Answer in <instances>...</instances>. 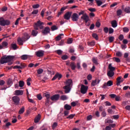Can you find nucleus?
Returning <instances> with one entry per match:
<instances>
[{
	"label": "nucleus",
	"mask_w": 130,
	"mask_h": 130,
	"mask_svg": "<svg viewBox=\"0 0 130 130\" xmlns=\"http://www.w3.org/2000/svg\"><path fill=\"white\" fill-rule=\"evenodd\" d=\"M81 19H83L85 21V23L86 24H87V23H88V21H89L90 20V18H89V16H88V15H87V13H85L84 14H83L81 17Z\"/></svg>",
	"instance_id": "obj_9"
},
{
	"label": "nucleus",
	"mask_w": 130,
	"mask_h": 130,
	"mask_svg": "<svg viewBox=\"0 0 130 130\" xmlns=\"http://www.w3.org/2000/svg\"><path fill=\"white\" fill-rule=\"evenodd\" d=\"M8 44L7 42L6 41H4L2 43V46H3V47H7L8 46Z\"/></svg>",
	"instance_id": "obj_50"
},
{
	"label": "nucleus",
	"mask_w": 130,
	"mask_h": 130,
	"mask_svg": "<svg viewBox=\"0 0 130 130\" xmlns=\"http://www.w3.org/2000/svg\"><path fill=\"white\" fill-rule=\"evenodd\" d=\"M124 12L126 13H130V7H126L124 10Z\"/></svg>",
	"instance_id": "obj_29"
},
{
	"label": "nucleus",
	"mask_w": 130,
	"mask_h": 130,
	"mask_svg": "<svg viewBox=\"0 0 130 130\" xmlns=\"http://www.w3.org/2000/svg\"><path fill=\"white\" fill-rule=\"evenodd\" d=\"M71 18L72 21H77L79 20V16L78 14L75 13H73V15L71 16Z\"/></svg>",
	"instance_id": "obj_11"
},
{
	"label": "nucleus",
	"mask_w": 130,
	"mask_h": 130,
	"mask_svg": "<svg viewBox=\"0 0 130 130\" xmlns=\"http://www.w3.org/2000/svg\"><path fill=\"white\" fill-rule=\"evenodd\" d=\"M29 38L30 37L29 35L27 33H25L24 37H23L22 38H19L18 39V43L20 46H23V43L29 40Z\"/></svg>",
	"instance_id": "obj_3"
},
{
	"label": "nucleus",
	"mask_w": 130,
	"mask_h": 130,
	"mask_svg": "<svg viewBox=\"0 0 130 130\" xmlns=\"http://www.w3.org/2000/svg\"><path fill=\"white\" fill-rule=\"evenodd\" d=\"M43 69H38V74L40 75L43 73Z\"/></svg>",
	"instance_id": "obj_48"
},
{
	"label": "nucleus",
	"mask_w": 130,
	"mask_h": 130,
	"mask_svg": "<svg viewBox=\"0 0 130 130\" xmlns=\"http://www.w3.org/2000/svg\"><path fill=\"white\" fill-rule=\"evenodd\" d=\"M24 82L22 80H20L19 82V87L22 88L24 86Z\"/></svg>",
	"instance_id": "obj_32"
},
{
	"label": "nucleus",
	"mask_w": 130,
	"mask_h": 130,
	"mask_svg": "<svg viewBox=\"0 0 130 130\" xmlns=\"http://www.w3.org/2000/svg\"><path fill=\"white\" fill-rule=\"evenodd\" d=\"M39 7H40V5L39 4H37L32 6V8L34 9H37V8H39Z\"/></svg>",
	"instance_id": "obj_62"
},
{
	"label": "nucleus",
	"mask_w": 130,
	"mask_h": 130,
	"mask_svg": "<svg viewBox=\"0 0 130 130\" xmlns=\"http://www.w3.org/2000/svg\"><path fill=\"white\" fill-rule=\"evenodd\" d=\"M14 58V56L11 55H4L2 57L0 60V63L1 64H4L6 63H8L9 66H11L13 64L12 61Z\"/></svg>",
	"instance_id": "obj_1"
},
{
	"label": "nucleus",
	"mask_w": 130,
	"mask_h": 130,
	"mask_svg": "<svg viewBox=\"0 0 130 130\" xmlns=\"http://www.w3.org/2000/svg\"><path fill=\"white\" fill-rule=\"evenodd\" d=\"M59 98H60L59 94H55L50 97V100L52 101H57L59 100Z\"/></svg>",
	"instance_id": "obj_13"
},
{
	"label": "nucleus",
	"mask_w": 130,
	"mask_h": 130,
	"mask_svg": "<svg viewBox=\"0 0 130 130\" xmlns=\"http://www.w3.org/2000/svg\"><path fill=\"white\" fill-rule=\"evenodd\" d=\"M72 14V12H67L64 16V18L66 20H69L70 18L71 17Z\"/></svg>",
	"instance_id": "obj_16"
},
{
	"label": "nucleus",
	"mask_w": 130,
	"mask_h": 130,
	"mask_svg": "<svg viewBox=\"0 0 130 130\" xmlns=\"http://www.w3.org/2000/svg\"><path fill=\"white\" fill-rule=\"evenodd\" d=\"M92 115H90L87 117V120H92Z\"/></svg>",
	"instance_id": "obj_64"
},
{
	"label": "nucleus",
	"mask_w": 130,
	"mask_h": 130,
	"mask_svg": "<svg viewBox=\"0 0 130 130\" xmlns=\"http://www.w3.org/2000/svg\"><path fill=\"white\" fill-rule=\"evenodd\" d=\"M108 32L109 34H112L114 33V29L112 27H110Z\"/></svg>",
	"instance_id": "obj_52"
},
{
	"label": "nucleus",
	"mask_w": 130,
	"mask_h": 130,
	"mask_svg": "<svg viewBox=\"0 0 130 130\" xmlns=\"http://www.w3.org/2000/svg\"><path fill=\"white\" fill-rule=\"evenodd\" d=\"M61 59L63 60H66L68 59V56L67 55H63L61 56Z\"/></svg>",
	"instance_id": "obj_43"
},
{
	"label": "nucleus",
	"mask_w": 130,
	"mask_h": 130,
	"mask_svg": "<svg viewBox=\"0 0 130 130\" xmlns=\"http://www.w3.org/2000/svg\"><path fill=\"white\" fill-rule=\"evenodd\" d=\"M31 81V78H28L27 80V85L28 86H30L31 85V83H30V81Z\"/></svg>",
	"instance_id": "obj_47"
},
{
	"label": "nucleus",
	"mask_w": 130,
	"mask_h": 130,
	"mask_svg": "<svg viewBox=\"0 0 130 130\" xmlns=\"http://www.w3.org/2000/svg\"><path fill=\"white\" fill-rule=\"evenodd\" d=\"M88 10H89V11H90L91 12H94L96 11L95 9L94 8H90L89 9H88Z\"/></svg>",
	"instance_id": "obj_56"
},
{
	"label": "nucleus",
	"mask_w": 130,
	"mask_h": 130,
	"mask_svg": "<svg viewBox=\"0 0 130 130\" xmlns=\"http://www.w3.org/2000/svg\"><path fill=\"white\" fill-rule=\"evenodd\" d=\"M7 84L8 85V87L10 88L13 84V80L11 78H9L7 81Z\"/></svg>",
	"instance_id": "obj_18"
},
{
	"label": "nucleus",
	"mask_w": 130,
	"mask_h": 130,
	"mask_svg": "<svg viewBox=\"0 0 130 130\" xmlns=\"http://www.w3.org/2000/svg\"><path fill=\"white\" fill-rule=\"evenodd\" d=\"M5 84L4 80H0V86H3Z\"/></svg>",
	"instance_id": "obj_63"
},
{
	"label": "nucleus",
	"mask_w": 130,
	"mask_h": 130,
	"mask_svg": "<svg viewBox=\"0 0 130 130\" xmlns=\"http://www.w3.org/2000/svg\"><path fill=\"white\" fill-rule=\"evenodd\" d=\"M113 85V82L112 81V80H109V81H108L107 82V83H104V84H103V88L104 89H106L107 87H110L111 86H112Z\"/></svg>",
	"instance_id": "obj_12"
},
{
	"label": "nucleus",
	"mask_w": 130,
	"mask_h": 130,
	"mask_svg": "<svg viewBox=\"0 0 130 130\" xmlns=\"http://www.w3.org/2000/svg\"><path fill=\"white\" fill-rule=\"evenodd\" d=\"M21 18L20 17L18 18L16 20V22H15V25H18V24H19V20H21Z\"/></svg>",
	"instance_id": "obj_60"
},
{
	"label": "nucleus",
	"mask_w": 130,
	"mask_h": 130,
	"mask_svg": "<svg viewBox=\"0 0 130 130\" xmlns=\"http://www.w3.org/2000/svg\"><path fill=\"white\" fill-rule=\"evenodd\" d=\"M109 69L110 70L109 71L114 72L115 70V68L112 66V64L110 63L109 64Z\"/></svg>",
	"instance_id": "obj_26"
},
{
	"label": "nucleus",
	"mask_w": 130,
	"mask_h": 130,
	"mask_svg": "<svg viewBox=\"0 0 130 130\" xmlns=\"http://www.w3.org/2000/svg\"><path fill=\"white\" fill-rule=\"evenodd\" d=\"M87 45L89 47L94 46L95 45V42L92 41V42H88Z\"/></svg>",
	"instance_id": "obj_34"
},
{
	"label": "nucleus",
	"mask_w": 130,
	"mask_h": 130,
	"mask_svg": "<svg viewBox=\"0 0 130 130\" xmlns=\"http://www.w3.org/2000/svg\"><path fill=\"white\" fill-rule=\"evenodd\" d=\"M68 99V98L66 95H63L60 96V100L62 101L67 100Z\"/></svg>",
	"instance_id": "obj_31"
},
{
	"label": "nucleus",
	"mask_w": 130,
	"mask_h": 130,
	"mask_svg": "<svg viewBox=\"0 0 130 130\" xmlns=\"http://www.w3.org/2000/svg\"><path fill=\"white\" fill-rule=\"evenodd\" d=\"M45 97L46 98V100L45 101V106H48L51 103V101H50V95L48 94H45Z\"/></svg>",
	"instance_id": "obj_10"
},
{
	"label": "nucleus",
	"mask_w": 130,
	"mask_h": 130,
	"mask_svg": "<svg viewBox=\"0 0 130 130\" xmlns=\"http://www.w3.org/2000/svg\"><path fill=\"white\" fill-rule=\"evenodd\" d=\"M95 1L97 4L98 6H101L103 4V3L100 0H95Z\"/></svg>",
	"instance_id": "obj_33"
},
{
	"label": "nucleus",
	"mask_w": 130,
	"mask_h": 130,
	"mask_svg": "<svg viewBox=\"0 0 130 130\" xmlns=\"http://www.w3.org/2000/svg\"><path fill=\"white\" fill-rule=\"evenodd\" d=\"M92 62L94 63L95 65H98V58L93 57L92 59Z\"/></svg>",
	"instance_id": "obj_25"
},
{
	"label": "nucleus",
	"mask_w": 130,
	"mask_h": 130,
	"mask_svg": "<svg viewBox=\"0 0 130 130\" xmlns=\"http://www.w3.org/2000/svg\"><path fill=\"white\" fill-rule=\"evenodd\" d=\"M63 36L64 35L63 34H59L58 36H57L55 38V41L56 42L59 41L62 39L61 37H63Z\"/></svg>",
	"instance_id": "obj_21"
},
{
	"label": "nucleus",
	"mask_w": 130,
	"mask_h": 130,
	"mask_svg": "<svg viewBox=\"0 0 130 130\" xmlns=\"http://www.w3.org/2000/svg\"><path fill=\"white\" fill-rule=\"evenodd\" d=\"M41 115L39 114L37 117H36V118H35V123H38L39 122V121L41 119Z\"/></svg>",
	"instance_id": "obj_24"
},
{
	"label": "nucleus",
	"mask_w": 130,
	"mask_h": 130,
	"mask_svg": "<svg viewBox=\"0 0 130 130\" xmlns=\"http://www.w3.org/2000/svg\"><path fill=\"white\" fill-rule=\"evenodd\" d=\"M37 98H38V100L39 101H41L42 99V96L41 94H38L37 95Z\"/></svg>",
	"instance_id": "obj_61"
},
{
	"label": "nucleus",
	"mask_w": 130,
	"mask_h": 130,
	"mask_svg": "<svg viewBox=\"0 0 130 130\" xmlns=\"http://www.w3.org/2000/svg\"><path fill=\"white\" fill-rule=\"evenodd\" d=\"M46 11V9H43L41 12V15L42 17H43L44 16V13H45V12Z\"/></svg>",
	"instance_id": "obj_53"
},
{
	"label": "nucleus",
	"mask_w": 130,
	"mask_h": 130,
	"mask_svg": "<svg viewBox=\"0 0 130 130\" xmlns=\"http://www.w3.org/2000/svg\"><path fill=\"white\" fill-rule=\"evenodd\" d=\"M50 28L48 26H46L42 30V34L43 36H47L50 33Z\"/></svg>",
	"instance_id": "obj_7"
},
{
	"label": "nucleus",
	"mask_w": 130,
	"mask_h": 130,
	"mask_svg": "<svg viewBox=\"0 0 130 130\" xmlns=\"http://www.w3.org/2000/svg\"><path fill=\"white\" fill-rule=\"evenodd\" d=\"M12 100L17 105L18 104L20 101V99L17 96L13 97Z\"/></svg>",
	"instance_id": "obj_17"
},
{
	"label": "nucleus",
	"mask_w": 130,
	"mask_h": 130,
	"mask_svg": "<svg viewBox=\"0 0 130 130\" xmlns=\"http://www.w3.org/2000/svg\"><path fill=\"white\" fill-rule=\"evenodd\" d=\"M39 10H34V11L31 12V14L32 15H36L38 13Z\"/></svg>",
	"instance_id": "obj_55"
},
{
	"label": "nucleus",
	"mask_w": 130,
	"mask_h": 130,
	"mask_svg": "<svg viewBox=\"0 0 130 130\" xmlns=\"http://www.w3.org/2000/svg\"><path fill=\"white\" fill-rule=\"evenodd\" d=\"M56 75L58 80H60L62 77V75L61 74H59V73H57Z\"/></svg>",
	"instance_id": "obj_38"
},
{
	"label": "nucleus",
	"mask_w": 130,
	"mask_h": 130,
	"mask_svg": "<svg viewBox=\"0 0 130 130\" xmlns=\"http://www.w3.org/2000/svg\"><path fill=\"white\" fill-rule=\"evenodd\" d=\"M58 28L56 25H53L51 27V31H55V30H58Z\"/></svg>",
	"instance_id": "obj_35"
},
{
	"label": "nucleus",
	"mask_w": 130,
	"mask_h": 130,
	"mask_svg": "<svg viewBox=\"0 0 130 130\" xmlns=\"http://www.w3.org/2000/svg\"><path fill=\"white\" fill-rule=\"evenodd\" d=\"M11 47L13 50H16L18 49V47L16 44H11Z\"/></svg>",
	"instance_id": "obj_30"
},
{
	"label": "nucleus",
	"mask_w": 130,
	"mask_h": 130,
	"mask_svg": "<svg viewBox=\"0 0 130 130\" xmlns=\"http://www.w3.org/2000/svg\"><path fill=\"white\" fill-rule=\"evenodd\" d=\"M73 83V80H72V79H68V80H67L66 81V85H65L64 86H63V89L64 90V93L67 94L70 92L71 90V85Z\"/></svg>",
	"instance_id": "obj_2"
},
{
	"label": "nucleus",
	"mask_w": 130,
	"mask_h": 130,
	"mask_svg": "<svg viewBox=\"0 0 130 130\" xmlns=\"http://www.w3.org/2000/svg\"><path fill=\"white\" fill-rule=\"evenodd\" d=\"M37 30L38 29H34L32 30H31V36L34 37H36L37 36L38 34V31H37Z\"/></svg>",
	"instance_id": "obj_19"
},
{
	"label": "nucleus",
	"mask_w": 130,
	"mask_h": 130,
	"mask_svg": "<svg viewBox=\"0 0 130 130\" xmlns=\"http://www.w3.org/2000/svg\"><path fill=\"white\" fill-rule=\"evenodd\" d=\"M114 37H110L109 38V41L110 43L113 42V41H114Z\"/></svg>",
	"instance_id": "obj_40"
},
{
	"label": "nucleus",
	"mask_w": 130,
	"mask_h": 130,
	"mask_svg": "<svg viewBox=\"0 0 130 130\" xmlns=\"http://www.w3.org/2000/svg\"><path fill=\"white\" fill-rule=\"evenodd\" d=\"M23 94V91L20 90H17L15 91L16 95H22Z\"/></svg>",
	"instance_id": "obj_20"
},
{
	"label": "nucleus",
	"mask_w": 130,
	"mask_h": 130,
	"mask_svg": "<svg viewBox=\"0 0 130 130\" xmlns=\"http://www.w3.org/2000/svg\"><path fill=\"white\" fill-rule=\"evenodd\" d=\"M122 13V11L121 9H119L118 11H117V15L118 16H119L120 15H121Z\"/></svg>",
	"instance_id": "obj_44"
},
{
	"label": "nucleus",
	"mask_w": 130,
	"mask_h": 130,
	"mask_svg": "<svg viewBox=\"0 0 130 130\" xmlns=\"http://www.w3.org/2000/svg\"><path fill=\"white\" fill-rule=\"evenodd\" d=\"M113 60L117 63H120L121 62L120 59L118 57H114Z\"/></svg>",
	"instance_id": "obj_39"
},
{
	"label": "nucleus",
	"mask_w": 130,
	"mask_h": 130,
	"mask_svg": "<svg viewBox=\"0 0 130 130\" xmlns=\"http://www.w3.org/2000/svg\"><path fill=\"white\" fill-rule=\"evenodd\" d=\"M36 55H37L38 57H42L44 55V51L39 50L36 52Z\"/></svg>",
	"instance_id": "obj_15"
},
{
	"label": "nucleus",
	"mask_w": 130,
	"mask_h": 130,
	"mask_svg": "<svg viewBox=\"0 0 130 130\" xmlns=\"http://www.w3.org/2000/svg\"><path fill=\"white\" fill-rule=\"evenodd\" d=\"M91 85L92 86H95L96 85V79H95V80H92Z\"/></svg>",
	"instance_id": "obj_45"
},
{
	"label": "nucleus",
	"mask_w": 130,
	"mask_h": 130,
	"mask_svg": "<svg viewBox=\"0 0 130 130\" xmlns=\"http://www.w3.org/2000/svg\"><path fill=\"white\" fill-rule=\"evenodd\" d=\"M43 25H45V23L39 20L35 24L34 28V29H36V30H39V29L42 30V29H44Z\"/></svg>",
	"instance_id": "obj_5"
},
{
	"label": "nucleus",
	"mask_w": 130,
	"mask_h": 130,
	"mask_svg": "<svg viewBox=\"0 0 130 130\" xmlns=\"http://www.w3.org/2000/svg\"><path fill=\"white\" fill-rule=\"evenodd\" d=\"M10 21L8 20H5L3 18H0V25L1 26H9Z\"/></svg>",
	"instance_id": "obj_6"
},
{
	"label": "nucleus",
	"mask_w": 130,
	"mask_h": 130,
	"mask_svg": "<svg viewBox=\"0 0 130 130\" xmlns=\"http://www.w3.org/2000/svg\"><path fill=\"white\" fill-rule=\"evenodd\" d=\"M58 125V123L57 122H54L52 125V127L53 129H54L55 127H56Z\"/></svg>",
	"instance_id": "obj_46"
},
{
	"label": "nucleus",
	"mask_w": 130,
	"mask_h": 130,
	"mask_svg": "<svg viewBox=\"0 0 130 130\" xmlns=\"http://www.w3.org/2000/svg\"><path fill=\"white\" fill-rule=\"evenodd\" d=\"M105 123H113V121L111 119H106L105 121Z\"/></svg>",
	"instance_id": "obj_49"
},
{
	"label": "nucleus",
	"mask_w": 130,
	"mask_h": 130,
	"mask_svg": "<svg viewBox=\"0 0 130 130\" xmlns=\"http://www.w3.org/2000/svg\"><path fill=\"white\" fill-rule=\"evenodd\" d=\"M114 75V71H109L108 72H107V76L109 77H113Z\"/></svg>",
	"instance_id": "obj_23"
},
{
	"label": "nucleus",
	"mask_w": 130,
	"mask_h": 130,
	"mask_svg": "<svg viewBox=\"0 0 130 130\" xmlns=\"http://www.w3.org/2000/svg\"><path fill=\"white\" fill-rule=\"evenodd\" d=\"M63 114L64 116H67L70 114V111L68 110L64 111Z\"/></svg>",
	"instance_id": "obj_54"
},
{
	"label": "nucleus",
	"mask_w": 130,
	"mask_h": 130,
	"mask_svg": "<svg viewBox=\"0 0 130 130\" xmlns=\"http://www.w3.org/2000/svg\"><path fill=\"white\" fill-rule=\"evenodd\" d=\"M119 40L120 41H122L123 40V39H124V36L123 35H120L118 38Z\"/></svg>",
	"instance_id": "obj_59"
},
{
	"label": "nucleus",
	"mask_w": 130,
	"mask_h": 130,
	"mask_svg": "<svg viewBox=\"0 0 130 130\" xmlns=\"http://www.w3.org/2000/svg\"><path fill=\"white\" fill-rule=\"evenodd\" d=\"M28 55H26V54H24V55H22L21 56V58L22 60H26L28 59Z\"/></svg>",
	"instance_id": "obj_27"
},
{
	"label": "nucleus",
	"mask_w": 130,
	"mask_h": 130,
	"mask_svg": "<svg viewBox=\"0 0 130 130\" xmlns=\"http://www.w3.org/2000/svg\"><path fill=\"white\" fill-rule=\"evenodd\" d=\"M124 81V79L122 77V76L118 77L117 78V85L119 86L120 84Z\"/></svg>",
	"instance_id": "obj_14"
},
{
	"label": "nucleus",
	"mask_w": 130,
	"mask_h": 130,
	"mask_svg": "<svg viewBox=\"0 0 130 130\" xmlns=\"http://www.w3.org/2000/svg\"><path fill=\"white\" fill-rule=\"evenodd\" d=\"M88 90V86H85L84 84H82L81 86L80 92L82 94H85Z\"/></svg>",
	"instance_id": "obj_8"
},
{
	"label": "nucleus",
	"mask_w": 130,
	"mask_h": 130,
	"mask_svg": "<svg viewBox=\"0 0 130 130\" xmlns=\"http://www.w3.org/2000/svg\"><path fill=\"white\" fill-rule=\"evenodd\" d=\"M129 29L128 27H125L123 28V31L124 33H127L129 31Z\"/></svg>",
	"instance_id": "obj_41"
},
{
	"label": "nucleus",
	"mask_w": 130,
	"mask_h": 130,
	"mask_svg": "<svg viewBox=\"0 0 130 130\" xmlns=\"http://www.w3.org/2000/svg\"><path fill=\"white\" fill-rule=\"evenodd\" d=\"M70 67L72 71H75L77 68L78 70H82L81 66V63L78 62L76 64L75 62L74 61L70 62Z\"/></svg>",
	"instance_id": "obj_4"
},
{
	"label": "nucleus",
	"mask_w": 130,
	"mask_h": 130,
	"mask_svg": "<svg viewBox=\"0 0 130 130\" xmlns=\"http://www.w3.org/2000/svg\"><path fill=\"white\" fill-rule=\"evenodd\" d=\"M104 32H105V33H108L109 32V28L107 27H105L104 28Z\"/></svg>",
	"instance_id": "obj_58"
},
{
	"label": "nucleus",
	"mask_w": 130,
	"mask_h": 130,
	"mask_svg": "<svg viewBox=\"0 0 130 130\" xmlns=\"http://www.w3.org/2000/svg\"><path fill=\"white\" fill-rule=\"evenodd\" d=\"M75 116V114H71L68 117H67V119H73Z\"/></svg>",
	"instance_id": "obj_51"
},
{
	"label": "nucleus",
	"mask_w": 130,
	"mask_h": 130,
	"mask_svg": "<svg viewBox=\"0 0 130 130\" xmlns=\"http://www.w3.org/2000/svg\"><path fill=\"white\" fill-rule=\"evenodd\" d=\"M72 106L68 104H66L64 106V109L67 111H70L72 109Z\"/></svg>",
	"instance_id": "obj_22"
},
{
	"label": "nucleus",
	"mask_w": 130,
	"mask_h": 130,
	"mask_svg": "<svg viewBox=\"0 0 130 130\" xmlns=\"http://www.w3.org/2000/svg\"><path fill=\"white\" fill-rule=\"evenodd\" d=\"M73 40L72 38H69L67 40V44H71L73 43Z\"/></svg>",
	"instance_id": "obj_37"
},
{
	"label": "nucleus",
	"mask_w": 130,
	"mask_h": 130,
	"mask_svg": "<svg viewBox=\"0 0 130 130\" xmlns=\"http://www.w3.org/2000/svg\"><path fill=\"white\" fill-rule=\"evenodd\" d=\"M116 55L117 57H121L122 56V53L120 51H118L116 52Z\"/></svg>",
	"instance_id": "obj_42"
},
{
	"label": "nucleus",
	"mask_w": 130,
	"mask_h": 130,
	"mask_svg": "<svg viewBox=\"0 0 130 130\" xmlns=\"http://www.w3.org/2000/svg\"><path fill=\"white\" fill-rule=\"evenodd\" d=\"M111 24L113 28H116V27L117 26V23L116 20L112 21Z\"/></svg>",
	"instance_id": "obj_28"
},
{
	"label": "nucleus",
	"mask_w": 130,
	"mask_h": 130,
	"mask_svg": "<svg viewBox=\"0 0 130 130\" xmlns=\"http://www.w3.org/2000/svg\"><path fill=\"white\" fill-rule=\"evenodd\" d=\"M25 111V108L24 107H22V108L19 110V114H23Z\"/></svg>",
	"instance_id": "obj_36"
},
{
	"label": "nucleus",
	"mask_w": 130,
	"mask_h": 130,
	"mask_svg": "<svg viewBox=\"0 0 130 130\" xmlns=\"http://www.w3.org/2000/svg\"><path fill=\"white\" fill-rule=\"evenodd\" d=\"M92 37L94 38L96 40H98V36L96 34H93Z\"/></svg>",
	"instance_id": "obj_57"
}]
</instances>
